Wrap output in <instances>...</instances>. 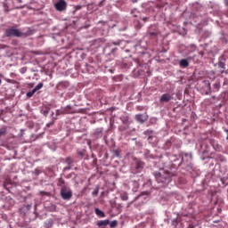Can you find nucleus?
<instances>
[{"label": "nucleus", "mask_w": 228, "mask_h": 228, "mask_svg": "<svg viewBox=\"0 0 228 228\" xmlns=\"http://www.w3.org/2000/svg\"><path fill=\"white\" fill-rule=\"evenodd\" d=\"M172 175H171L170 172L165 170L154 173L157 183L162 187L168 186V184H170L172 182Z\"/></svg>", "instance_id": "nucleus-1"}, {"label": "nucleus", "mask_w": 228, "mask_h": 228, "mask_svg": "<svg viewBox=\"0 0 228 228\" xmlns=\"http://www.w3.org/2000/svg\"><path fill=\"white\" fill-rule=\"evenodd\" d=\"M31 35H33V31L31 30V28H28V31L22 32V31H20L19 28L15 27H10L6 28L4 32V36L7 37H14L16 38H20L23 37H29Z\"/></svg>", "instance_id": "nucleus-2"}, {"label": "nucleus", "mask_w": 228, "mask_h": 228, "mask_svg": "<svg viewBox=\"0 0 228 228\" xmlns=\"http://www.w3.org/2000/svg\"><path fill=\"white\" fill-rule=\"evenodd\" d=\"M61 197L63 200H70L72 199V191L67 186L61 188Z\"/></svg>", "instance_id": "nucleus-3"}, {"label": "nucleus", "mask_w": 228, "mask_h": 228, "mask_svg": "<svg viewBox=\"0 0 228 228\" xmlns=\"http://www.w3.org/2000/svg\"><path fill=\"white\" fill-rule=\"evenodd\" d=\"M54 8L57 12H65L67 10V2L65 0H59L54 4Z\"/></svg>", "instance_id": "nucleus-4"}, {"label": "nucleus", "mask_w": 228, "mask_h": 228, "mask_svg": "<svg viewBox=\"0 0 228 228\" xmlns=\"http://www.w3.org/2000/svg\"><path fill=\"white\" fill-rule=\"evenodd\" d=\"M144 165H145V163H143V161L136 160L135 161V166L132 169L133 170V174H140V172H142V170H143Z\"/></svg>", "instance_id": "nucleus-5"}, {"label": "nucleus", "mask_w": 228, "mask_h": 228, "mask_svg": "<svg viewBox=\"0 0 228 228\" xmlns=\"http://www.w3.org/2000/svg\"><path fill=\"white\" fill-rule=\"evenodd\" d=\"M172 99H174V94L166 93L160 96L159 102L160 104H165V102H170Z\"/></svg>", "instance_id": "nucleus-6"}, {"label": "nucleus", "mask_w": 228, "mask_h": 228, "mask_svg": "<svg viewBox=\"0 0 228 228\" xmlns=\"http://www.w3.org/2000/svg\"><path fill=\"white\" fill-rule=\"evenodd\" d=\"M69 86H70L69 81H61L57 84L56 88L57 90H66Z\"/></svg>", "instance_id": "nucleus-7"}, {"label": "nucleus", "mask_w": 228, "mask_h": 228, "mask_svg": "<svg viewBox=\"0 0 228 228\" xmlns=\"http://www.w3.org/2000/svg\"><path fill=\"white\" fill-rule=\"evenodd\" d=\"M135 118H136L137 122H140V124H143V122H145L147 120V116L143 115V114H137L135 116Z\"/></svg>", "instance_id": "nucleus-8"}, {"label": "nucleus", "mask_w": 228, "mask_h": 228, "mask_svg": "<svg viewBox=\"0 0 228 228\" xmlns=\"http://www.w3.org/2000/svg\"><path fill=\"white\" fill-rule=\"evenodd\" d=\"M158 32H147L146 37L151 40H158Z\"/></svg>", "instance_id": "nucleus-9"}, {"label": "nucleus", "mask_w": 228, "mask_h": 228, "mask_svg": "<svg viewBox=\"0 0 228 228\" xmlns=\"http://www.w3.org/2000/svg\"><path fill=\"white\" fill-rule=\"evenodd\" d=\"M106 225H110V220H101L97 223L98 227H106Z\"/></svg>", "instance_id": "nucleus-10"}, {"label": "nucleus", "mask_w": 228, "mask_h": 228, "mask_svg": "<svg viewBox=\"0 0 228 228\" xmlns=\"http://www.w3.org/2000/svg\"><path fill=\"white\" fill-rule=\"evenodd\" d=\"M151 33L159 34V30L158 29V27H157L156 25H151V26L149 28L147 33H151Z\"/></svg>", "instance_id": "nucleus-11"}, {"label": "nucleus", "mask_w": 228, "mask_h": 228, "mask_svg": "<svg viewBox=\"0 0 228 228\" xmlns=\"http://www.w3.org/2000/svg\"><path fill=\"white\" fill-rule=\"evenodd\" d=\"M180 66H182L183 69H186L190 66V62H188V60L183 59L180 61Z\"/></svg>", "instance_id": "nucleus-12"}, {"label": "nucleus", "mask_w": 228, "mask_h": 228, "mask_svg": "<svg viewBox=\"0 0 228 228\" xmlns=\"http://www.w3.org/2000/svg\"><path fill=\"white\" fill-rule=\"evenodd\" d=\"M94 212H95V215H97V216H100V218H104V216H106L104 212L99 208H95Z\"/></svg>", "instance_id": "nucleus-13"}, {"label": "nucleus", "mask_w": 228, "mask_h": 228, "mask_svg": "<svg viewBox=\"0 0 228 228\" xmlns=\"http://www.w3.org/2000/svg\"><path fill=\"white\" fill-rule=\"evenodd\" d=\"M8 131V127L6 126H4L0 128V138L1 136H6V133Z\"/></svg>", "instance_id": "nucleus-14"}, {"label": "nucleus", "mask_w": 228, "mask_h": 228, "mask_svg": "<svg viewBox=\"0 0 228 228\" xmlns=\"http://www.w3.org/2000/svg\"><path fill=\"white\" fill-rule=\"evenodd\" d=\"M120 199L121 200H129V196L127 195V192H123L120 194Z\"/></svg>", "instance_id": "nucleus-15"}, {"label": "nucleus", "mask_w": 228, "mask_h": 228, "mask_svg": "<svg viewBox=\"0 0 228 228\" xmlns=\"http://www.w3.org/2000/svg\"><path fill=\"white\" fill-rule=\"evenodd\" d=\"M41 88H44V83H39L37 86H35L33 90L37 93L38 92V90H41Z\"/></svg>", "instance_id": "nucleus-16"}, {"label": "nucleus", "mask_w": 228, "mask_h": 228, "mask_svg": "<svg viewBox=\"0 0 228 228\" xmlns=\"http://www.w3.org/2000/svg\"><path fill=\"white\" fill-rule=\"evenodd\" d=\"M144 134H147L149 137H148V140H152V130H146L144 131Z\"/></svg>", "instance_id": "nucleus-17"}, {"label": "nucleus", "mask_w": 228, "mask_h": 228, "mask_svg": "<svg viewBox=\"0 0 228 228\" xmlns=\"http://www.w3.org/2000/svg\"><path fill=\"white\" fill-rule=\"evenodd\" d=\"M58 186H61V188H63V186H67L65 185V180H63L62 178H60L58 182Z\"/></svg>", "instance_id": "nucleus-18"}, {"label": "nucleus", "mask_w": 228, "mask_h": 228, "mask_svg": "<svg viewBox=\"0 0 228 228\" xmlns=\"http://www.w3.org/2000/svg\"><path fill=\"white\" fill-rule=\"evenodd\" d=\"M110 224V227L115 228L116 225H118V222L117 220L111 221Z\"/></svg>", "instance_id": "nucleus-19"}, {"label": "nucleus", "mask_w": 228, "mask_h": 228, "mask_svg": "<svg viewBox=\"0 0 228 228\" xmlns=\"http://www.w3.org/2000/svg\"><path fill=\"white\" fill-rule=\"evenodd\" d=\"M142 27H143V25H142V23H140L139 20H137V21L135 22V28H136V29H142Z\"/></svg>", "instance_id": "nucleus-20"}, {"label": "nucleus", "mask_w": 228, "mask_h": 228, "mask_svg": "<svg viewBox=\"0 0 228 228\" xmlns=\"http://www.w3.org/2000/svg\"><path fill=\"white\" fill-rule=\"evenodd\" d=\"M35 94H37V93L35 92L34 89H32V91H29L27 93V97H33V95H35Z\"/></svg>", "instance_id": "nucleus-21"}, {"label": "nucleus", "mask_w": 228, "mask_h": 228, "mask_svg": "<svg viewBox=\"0 0 228 228\" xmlns=\"http://www.w3.org/2000/svg\"><path fill=\"white\" fill-rule=\"evenodd\" d=\"M218 67H219L220 69H225V63H224V62H222V61H219V62H218Z\"/></svg>", "instance_id": "nucleus-22"}, {"label": "nucleus", "mask_w": 228, "mask_h": 228, "mask_svg": "<svg viewBox=\"0 0 228 228\" xmlns=\"http://www.w3.org/2000/svg\"><path fill=\"white\" fill-rule=\"evenodd\" d=\"M65 113H67V111H65V110H57V112H56L57 115H63V114H65Z\"/></svg>", "instance_id": "nucleus-23"}, {"label": "nucleus", "mask_w": 228, "mask_h": 228, "mask_svg": "<svg viewBox=\"0 0 228 228\" xmlns=\"http://www.w3.org/2000/svg\"><path fill=\"white\" fill-rule=\"evenodd\" d=\"M214 88H215L216 91H218V90L220 89V84H218V83L214 84Z\"/></svg>", "instance_id": "nucleus-24"}, {"label": "nucleus", "mask_w": 228, "mask_h": 228, "mask_svg": "<svg viewBox=\"0 0 228 228\" xmlns=\"http://www.w3.org/2000/svg\"><path fill=\"white\" fill-rule=\"evenodd\" d=\"M42 111H43L45 116L49 114V109L43 110Z\"/></svg>", "instance_id": "nucleus-25"}, {"label": "nucleus", "mask_w": 228, "mask_h": 228, "mask_svg": "<svg viewBox=\"0 0 228 228\" xmlns=\"http://www.w3.org/2000/svg\"><path fill=\"white\" fill-rule=\"evenodd\" d=\"M31 208H32V206H31L30 204L27 205V206H26L27 211H30V210H31Z\"/></svg>", "instance_id": "nucleus-26"}, {"label": "nucleus", "mask_w": 228, "mask_h": 228, "mask_svg": "<svg viewBox=\"0 0 228 228\" xmlns=\"http://www.w3.org/2000/svg\"><path fill=\"white\" fill-rule=\"evenodd\" d=\"M207 85L208 86L209 92H211V83H209V81H207Z\"/></svg>", "instance_id": "nucleus-27"}, {"label": "nucleus", "mask_w": 228, "mask_h": 228, "mask_svg": "<svg viewBox=\"0 0 228 228\" xmlns=\"http://www.w3.org/2000/svg\"><path fill=\"white\" fill-rule=\"evenodd\" d=\"M142 20H143V22H147L149 20V18L148 17H144V18H142Z\"/></svg>", "instance_id": "nucleus-28"}, {"label": "nucleus", "mask_w": 228, "mask_h": 228, "mask_svg": "<svg viewBox=\"0 0 228 228\" xmlns=\"http://www.w3.org/2000/svg\"><path fill=\"white\" fill-rule=\"evenodd\" d=\"M98 194H99V191L98 190L93 191V195H98Z\"/></svg>", "instance_id": "nucleus-29"}, {"label": "nucleus", "mask_w": 228, "mask_h": 228, "mask_svg": "<svg viewBox=\"0 0 228 228\" xmlns=\"http://www.w3.org/2000/svg\"><path fill=\"white\" fill-rule=\"evenodd\" d=\"M112 45H120V43H115V42H113V43H112Z\"/></svg>", "instance_id": "nucleus-30"}, {"label": "nucleus", "mask_w": 228, "mask_h": 228, "mask_svg": "<svg viewBox=\"0 0 228 228\" xmlns=\"http://www.w3.org/2000/svg\"><path fill=\"white\" fill-rule=\"evenodd\" d=\"M76 10H81V5L77 6Z\"/></svg>", "instance_id": "nucleus-31"}, {"label": "nucleus", "mask_w": 228, "mask_h": 228, "mask_svg": "<svg viewBox=\"0 0 228 228\" xmlns=\"http://www.w3.org/2000/svg\"><path fill=\"white\" fill-rule=\"evenodd\" d=\"M139 198H140V196L135 197V199L134 200V202L138 200Z\"/></svg>", "instance_id": "nucleus-32"}, {"label": "nucleus", "mask_w": 228, "mask_h": 228, "mask_svg": "<svg viewBox=\"0 0 228 228\" xmlns=\"http://www.w3.org/2000/svg\"><path fill=\"white\" fill-rule=\"evenodd\" d=\"M117 51V48H114L111 50V53H115Z\"/></svg>", "instance_id": "nucleus-33"}, {"label": "nucleus", "mask_w": 228, "mask_h": 228, "mask_svg": "<svg viewBox=\"0 0 228 228\" xmlns=\"http://www.w3.org/2000/svg\"><path fill=\"white\" fill-rule=\"evenodd\" d=\"M4 188H6V184L5 183L4 184Z\"/></svg>", "instance_id": "nucleus-34"}, {"label": "nucleus", "mask_w": 228, "mask_h": 228, "mask_svg": "<svg viewBox=\"0 0 228 228\" xmlns=\"http://www.w3.org/2000/svg\"><path fill=\"white\" fill-rule=\"evenodd\" d=\"M1 83H3V80L0 79V85H1Z\"/></svg>", "instance_id": "nucleus-35"}, {"label": "nucleus", "mask_w": 228, "mask_h": 228, "mask_svg": "<svg viewBox=\"0 0 228 228\" xmlns=\"http://www.w3.org/2000/svg\"><path fill=\"white\" fill-rule=\"evenodd\" d=\"M200 54H204V53L200 52Z\"/></svg>", "instance_id": "nucleus-36"}, {"label": "nucleus", "mask_w": 228, "mask_h": 228, "mask_svg": "<svg viewBox=\"0 0 228 228\" xmlns=\"http://www.w3.org/2000/svg\"><path fill=\"white\" fill-rule=\"evenodd\" d=\"M134 17H137L136 14H134Z\"/></svg>", "instance_id": "nucleus-37"}, {"label": "nucleus", "mask_w": 228, "mask_h": 228, "mask_svg": "<svg viewBox=\"0 0 228 228\" xmlns=\"http://www.w3.org/2000/svg\"><path fill=\"white\" fill-rule=\"evenodd\" d=\"M136 0H133V2L134 3Z\"/></svg>", "instance_id": "nucleus-38"}]
</instances>
